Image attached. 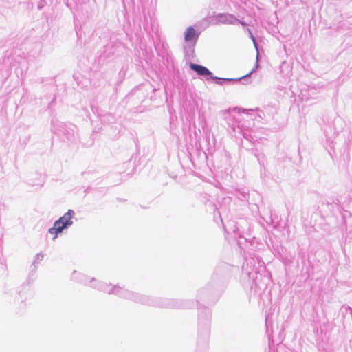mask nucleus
<instances>
[{
	"mask_svg": "<svg viewBox=\"0 0 352 352\" xmlns=\"http://www.w3.org/2000/svg\"><path fill=\"white\" fill-rule=\"evenodd\" d=\"M92 287L103 291L107 294H114L121 297L128 298L132 300L138 301L144 304H148V299L146 296H143L133 292L124 289L118 286H111L104 283L98 282Z\"/></svg>",
	"mask_w": 352,
	"mask_h": 352,
	"instance_id": "nucleus-1",
	"label": "nucleus"
},
{
	"mask_svg": "<svg viewBox=\"0 0 352 352\" xmlns=\"http://www.w3.org/2000/svg\"><path fill=\"white\" fill-rule=\"evenodd\" d=\"M189 66H190V68L192 70L195 71L198 75L203 76H209L210 79L217 80L216 83L219 84V85H222V81L236 82V81L240 80L241 78H247V77L250 76L251 74L252 73H254V71L258 68V64L256 62V65L254 66V68L248 74H247V75H245V76H243L241 78H218V77H216V76H213L212 72L208 68H206L204 66H202V65H197V64H195V63H190Z\"/></svg>",
	"mask_w": 352,
	"mask_h": 352,
	"instance_id": "nucleus-2",
	"label": "nucleus"
},
{
	"mask_svg": "<svg viewBox=\"0 0 352 352\" xmlns=\"http://www.w3.org/2000/svg\"><path fill=\"white\" fill-rule=\"evenodd\" d=\"M217 19V23L223 24H235L239 20L232 14H218L216 16Z\"/></svg>",
	"mask_w": 352,
	"mask_h": 352,
	"instance_id": "nucleus-3",
	"label": "nucleus"
},
{
	"mask_svg": "<svg viewBox=\"0 0 352 352\" xmlns=\"http://www.w3.org/2000/svg\"><path fill=\"white\" fill-rule=\"evenodd\" d=\"M75 212L72 210H69L63 217H60L57 221L61 224L69 228L73 224L72 218L74 217Z\"/></svg>",
	"mask_w": 352,
	"mask_h": 352,
	"instance_id": "nucleus-4",
	"label": "nucleus"
},
{
	"mask_svg": "<svg viewBox=\"0 0 352 352\" xmlns=\"http://www.w3.org/2000/svg\"><path fill=\"white\" fill-rule=\"evenodd\" d=\"M68 228L61 224L57 220L54 222L53 227L49 229V232L52 234H54L53 239H55L58 234L63 232L65 229H67Z\"/></svg>",
	"mask_w": 352,
	"mask_h": 352,
	"instance_id": "nucleus-5",
	"label": "nucleus"
},
{
	"mask_svg": "<svg viewBox=\"0 0 352 352\" xmlns=\"http://www.w3.org/2000/svg\"><path fill=\"white\" fill-rule=\"evenodd\" d=\"M199 35L196 34L195 29L192 27H188L184 34V38L186 42H192L195 44Z\"/></svg>",
	"mask_w": 352,
	"mask_h": 352,
	"instance_id": "nucleus-6",
	"label": "nucleus"
},
{
	"mask_svg": "<svg viewBox=\"0 0 352 352\" xmlns=\"http://www.w3.org/2000/svg\"><path fill=\"white\" fill-rule=\"evenodd\" d=\"M43 258V254H37L35 256V259L34 261V263H38L39 261H42Z\"/></svg>",
	"mask_w": 352,
	"mask_h": 352,
	"instance_id": "nucleus-7",
	"label": "nucleus"
},
{
	"mask_svg": "<svg viewBox=\"0 0 352 352\" xmlns=\"http://www.w3.org/2000/svg\"><path fill=\"white\" fill-rule=\"evenodd\" d=\"M47 3L45 0H40L38 3V8L39 10L42 9L43 7L46 6Z\"/></svg>",
	"mask_w": 352,
	"mask_h": 352,
	"instance_id": "nucleus-8",
	"label": "nucleus"
},
{
	"mask_svg": "<svg viewBox=\"0 0 352 352\" xmlns=\"http://www.w3.org/2000/svg\"><path fill=\"white\" fill-rule=\"evenodd\" d=\"M248 32H249V33H250V36H251L252 40V41H253V42H254V44L255 47L257 49V44H256V41H255V38H254V37L253 34H252V32H251V31H250V29H248Z\"/></svg>",
	"mask_w": 352,
	"mask_h": 352,
	"instance_id": "nucleus-9",
	"label": "nucleus"
},
{
	"mask_svg": "<svg viewBox=\"0 0 352 352\" xmlns=\"http://www.w3.org/2000/svg\"><path fill=\"white\" fill-rule=\"evenodd\" d=\"M238 22H239L243 25H246L245 23L243 22V21H239Z\"/></svg>",
	"mask_w": 352,
	"mask_h": 352,
	"instance_id": "nucleus-10",
	"label": "nucleus"
},
{
	"mask_svg": "<svg viewBox=\"0 0 352 352\" xmlns=\"http://www.w3.org/2000/svg\"><path fill=\"white\" fill-rule=\"evenodd\" d=\"M266 326H267V328L268 327V320H267V318H266Z\"/></svg>",
	"mask_w": 352,
	"mask_h": 352,
	"instance_id": "nucleus-11",
	"label": "nucleus"
}]
</instances>
